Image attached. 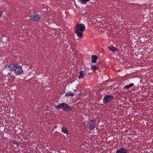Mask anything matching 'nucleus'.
I'll return each mask as SVG.
<instances>
[{"mask_svg":"<svg viewBox=\"0 0 153 153\" xmlns=\"http://www.w3.org/2000/svg\"><path fill=\"white\" fill-rule=\"evenodd\" d=\"M5 68L10 71H13L16 75H19L23 74L22 67L17 63L7 64L5 65Z\"/></svg>","mask_w":153,"mask_h":153,"instance_id":"1","label":"nucleus"},{"mask_svg":"<svg viewBox=\"0 0 153 153\" xmlns=\"http://www.w3.org/2000/svg\"><path fill=\"white\" fill-rule=\"evenodd\" d=\"M75 33L80 38L83 35V31L85 29V26L83 24H77L75 27Z\"/></svg>","mask_w":153,"mask_h":153,"instance_id":"2","label":"nucleus"},{"mask_svg":"<svg viewBox=\"0 0 153 153\" xmlns=\"http://www.w3.org/2000/svg\"><path fill=\"white\" fill-rule=\"evenodd\" d=\"M55 108L58 109H62L64 111L67 112L71 111L72 110V108L65 103H60L56 106Z\"/></svg>","mask_w":153,"mask_h":153,"instance_id":"3","label":"nucleus"},{"mask_svg":"<svg viewBox=\"0 0 153 153\" xmlns=\"http://www.w3.org/2000/svg\"><path fill=\"white\" fill-rule=\"evenodd\" d=\"M31 20L34 22H37L41 18L42 16L39 15L36 13H32L30 14V16Z\"/></svg>","mask_w":153,"mask_h":153,"instance_id":"4","label":"nucleus"},{"mask_svg":"<svg viewBox=\"0 0 153 153\" xmlns=\"http://www.w3.org/2000/svg\"><path fill=\"white\" fill-rule=\"evenodd\" d=\"M114 97L111 95H106L104 97L103 102L104 104H106L110 102L113 99Z\"/></svg>","mask_w":153,"mask_h":153,"instance_id":"5","label":"nucleus"},{"mask_svg":"<svg viewBox=\"0 0 153 153\" xmlns=\"http://www.w3.org/2000/svg\"><path fill=\"white\" fill-rule=\"evenodd\" d=\"M95 122L92 120H90L87 123V127L90 130H92L95 127Z\"/></svg>","mask_w":153,"mask_h":153,"instance_id":"6","label":"nucleus"},{"mask_svg":"<svg viewBox=\"0 0 153 153\" xmlns=\"http://www.w3.org/2000/svg\"><path fill=\"white\" fill-rule=\"evenodd\" d=\"M88 74V73L87 72L85 71H80L79 72V75L78 77L79 79H83L85 76H87Z\"/></svg>","mask_w":153,"mask_h":153,"instance_id":"7","label":"nucleus"},{"mask_svg":"<svg viewBox=\"0 0 153 153\" xmlns=\"http://www.w3.org/2000/svg\"><path fill=\"white\" fill-rule=\"evenodd\" d=\"M128 152V149L124 147H121L120 148L119 150L116 151V153H127Z\"/></svg>","mask_w":153,"mask_h":153,"instance_id":"8","label":"nucleus"},{"mask_svg":"<svg viewBox=\"0 0 153 153\" xmlns=\"http://www.w3.org/2000/svg\"><path fill=\"white\" fill-rule=\"evenodd\" d=\"M61 131L62 132L65 134H68L69 132L68 129L67 128L65 127H63L61 129Z\"/></svg>","mask_w":153,"mask_h":153,"instance_id":"9","label":"nucleus"},{"mask_svg":"<svg viewBox=\"0 0 153 153\" xmlns=\"http://www.w3.org/2000/svg\"><path fill=\"white\" fill-rule=\"evenodd\" d=\"M97 58V57L96 56L94 55H92L91 62L93 63L96 62Z\"/></svg>","mask_w":153,"mask_h":153,"instance_id":"10","label":"nucleus"},{"mask_svg":"<svg viewBox=\"0 0 153 153\" xmlns=\"http://www.w3.org/2000/svg\"><path fill=\"white\" fill-rule=\"evenodd\" d=\"M134 83H131L128 85H126L124 86L123 87V88L125 89H128L133 87L134 86Z\"/></svg>","mask_w":153,"mask_h":153,"instance_id":"11","label":"nucleus"},{"mask_svg":"<svg viewBox=\"0 0 153 153\" xmlns=\"http://www.w3.org/2000/svg\"><path fill=\"white\" fill-rule=\"evenodd\" d=\"M108 48L111 51L113 52L115 51L116 50V48L113 46V45H111V46H108Z\"/></svg>","mask_w":153,"mask_h":153,"instance_id":"12","label":"nucleus"},{"mask_svg":"<svg viewBox=\"0 0 153 153\" xmlns=\"http://www.w3.org/2000/svg\"><path fill=\"white\" fill-rule=\"evenodd\" d=\"M74 95V93L73 92L71 91H68L66 93L65 96L66 97L67 96H72Z\"/></svg>","mask_w":153,"mask_h":153,"instance_id":"13","label":"nucleus"},{"mask_svg":"<svg viewBox=\"0 0 153 153\" xmlns=\"http://www.w3.org/2000/svg\"><path fill=\"white\" fill-rule=\"evenodd\" d=\"M91 69L94 72L96 71L97 69V68L95 65H92L91 67Z\"/></svg>","mask_w":153,"mask_h":153,"instance_id":"14","label":"nucleus"},{"mask_svg":"<svg viewBox=\"0 0 153 153\" xmlns=\"http://www.w3.org/2000/svg\"><path fill=\"white\" fill-rule=\"evenodd\" d=\"M90 0H78V1L82 4H86L87 2Z\"/></svg>","mask_w":153,"mask_h":153,"instance_id":"15","label":"nucleus"},{"mask_svg":"<svg viewBox=\"0 0 153 153\" xmlns=\"http://www.w3.org/2000/svg\"><path fill=\"white\" fill-rule=\"evenodd\" d=\"M17 142H18L17 141H16V140H13L12 141L13 143V144H16V145L17 144Z\"/></svg>","mask_w":153,"mask_h":153,"instance_id":"16","label":"nucleus"},{"mask_svg":"<svg viewBox=\"0 0 153 153\" xmlns=\"http://www.w3.org/2000/svg\"><path fill=\"white\" fill-rule=\"evenodd\" d=\"M2 13V12L1 11H0V17L1 16Z\"/></svg>","mask_w":153,"mask_h":153,"instance_id":"17","label":"nucleus"},{"mask_svg":"<svg viewBox=\"0 0 153 153\" xmlns=\"http://www.w3.org/2000/svg\"><path fill=\"white\" fill-rule=\"evenodd\" d=\"M21 143L19 142H17V145H19L21 144Z\"/></svg>","mask_w":153,"mask_h":153,"instance_id":"18","label":"nucleus"}]
</instances>
